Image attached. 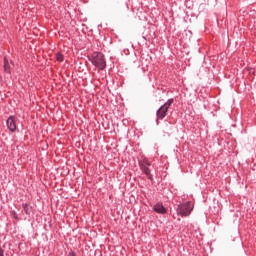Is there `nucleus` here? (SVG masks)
Masks as SVG:
<instances>
[{"mask_svg":"<svg viewBox=\"0 0 256 256\" xmlns=\"http://www.w3.org/2000/svg\"><path fill=\"white\" fill-rule=\"evenodd\" d=\"M174 126L171 122L165 120L164 121V133L168 135V137H171V133H173Z\"/></svg>","mask_w":256,"mask_h":256,"instance_id":"nucleus-7","label":"nucleus"},{"mask_svg":"<svg viewBox=\"0 0 256 256\" xmlns=\"http://www.w3.org/2000/svg\"><path fill=\"white\" fill-rule=\"evenodd\" d=\"M172 103H175V99L170 98L162 106L166 107V109H170Z\"/></svg>","mask_w":256,"mask_h":256,"instance_id":"nucleus-10","label":"nucleus"},{"mask_svg":"<svg viewBox=\"0 0 256 256\" xmlns=\"http://www.w3.org/2000/svg\"><path fill=\"white\" fill-rule=\"evenodd\" d=\"M68 256H77V254L75 253V251L71 250V251L68 253Z\"/></svg>","mask_w":256,"mask_h":256,"instance_id":"nucleus-12","label":"nucleus"},{"mask_svg":"<svg viewBox=\"0 0 256 256\" xmlns=\"http://www.w3.org/2000/svg\"><path fill=\"white\" fill-rule=\"evenodd\" d=\"M4 71L11 75V66L9 65V60H7V58H4Z\"/></svg>","mask_w":256,"mask_h":256,"instance_id":"nucleus-9","label":"nucleus"},{"mask_svg":"<svg viewBox=\"0 0 256 256\" xmlns=\"http://www.w3.org/2000/svg\"><path fill=\"white\" fill-rule=\"evenodd\" d=\"M56 59H57V61H59L60 63H63L65 57L63 56V54H61V52H57V54H56Z\"/></svg>","mask_w":256,"mask_h":256,"instance_id":"nucleus-11","label":"nucleus"},{"mask_svg":"<svg viewBox=\"0 0 256 256\" xmlns=\"http://www.w3.org/2000/svg\"><path fill=\"white\" fill-rule=\"evenodd\" d=\"M191 211H193L191 201L180 203L176 208L177 215H180V217H189V215H191Z\"/></svg>","mask_w":256,"mask_h":256,"instance_id":"nucleus-2","label":"nucleus"},{"mask_svg":"<svg viewBox=\"0 0 256 256\" xmlns=\"http://www.w3.org/2000/svg\"><path fill=\"white\" fill-rule=\"evenodd\" d=\"M92 65L96 66L97 69L103 71L107 67V62L105 61V55L101 52H94L91 56Z\"/></svg>","mask_w":256,"mask_h":256,"instance_id":"nucleus-1","label":"nucleus"},{"mask_svg":"<svg viewBox=\"0 0 256 256\" xmlns=\"http://www.w3.org/2000/svg\"><path fill=\"white\" fill-rule=\"evenodd\" d=\"M0 256H5V250H3V248L0 247Z\"/></svg>","mask_w":256,"mask_h":256,"instance_id":"nucleus-13","label":"nucleus"},{"mask_svg":"<svg viewBox=\"0 0 256 256\" xmlns=\"http://www.w3.org/2000/svg\"><path fill=\"white\" fill-rule=\"evenodd\" d=\"M6 126L11 133H15L17 131V118L15 116H9L6 120Z\"/></svg>","mask_w":256,"mask_h":256,"instance_id":"nucleus-5","label":"nucleus"},{"mask_svg":"<svg viewBox=\"0 0 256 256\" xmlns=\"http://www.w3.org/2000/svg\"><path fill=\"white\" fill-rule=\"evenodd\" d=\"M169 113V108H166L165 106L160 107L156 111V125H159V121H163L167 117V114Z\"/></svg>","mask_w":256,"mask_h":256,"instance_id":"nucleus-4","label":"nucleus"},{"mask_svg":"<svg viewBox=\"0 0 256 256\" xmlns=\"http://www.w3.org/2000/svg\"><path fill=\"white\" fill-rule=\"evenodd\" d=\"M12 213L14 215V219H19V215L17 214V212L13 211Z\"/></svg>","mask_w":256,"mask_h":256,"instance_id":"nucleus-14","label":"nucleus"},{"mask_svg":"<svg viewBox=\"0 0 256 256\" xmlns=\"http://www.w3.org/2000/svg\"><path fill=\"white\" fill-rule=\"evenodd\" d=\"M153 211H155V213H158L159 215H167V208L163 205L162 202H157L153 206Z\"/></svg>","mask_w":256,"mask_h":256,"instance_id":"nucleus-6","label":"nucleus"},{"mask_svg":"<svg viewBox=\"0 0 256 256\" xmlns=\"http://www.w3.org/2000/svg\"><path fill=\"white\" fill-rule=\"evenodd\" d=\"M22 207L26 215H31L33 213V206L29 203H22Z\"/></svg>","mask_w":256,"mask_h":256,"instance_id":"nucleus-8","label":"nucleus"},{"mask_svg":"<svg viewBox=\"0 0 256 256\" xmlns=\"http://www.w3.org/2000/svg\"><path fill=\"white\" fill-rule=\"evenodd\" d=\"M139 167L142 173L146 175V177L149 179V181H153V174H151V162L147 159H144L139 162Z\"/></svg>","mask_w":256,"mask_h":256,"instance_id":"nucleus-3","label":"nucleus"}]
</instances>
